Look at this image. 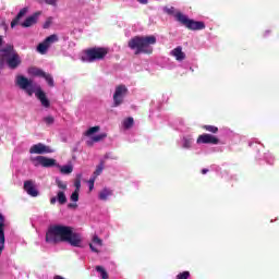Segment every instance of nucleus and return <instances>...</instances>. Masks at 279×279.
Returning a JSON list of instances; mask_svg holds the SVG:
<instances>
[{
	"mask_svg": "<svg viewBox=\"0 0 279 279\" xmlns=\"http://www.w3.org/2000/svg\"><path fill=\"white\" fill-rule=\"evenodd\" d=\"M47 243H70L73 247L82 246V235L73 232V227L51 225L46 232Z\"/></svg>",
	"mask_w": 279,
	"mask_h": 279,
	"instance_id": "nucleus-1",
	"label": "nucleus"
},
{
	"mask_svg": "<svg viewBox=\"0 0 279 279\" xmlns=\"http://www.w3.org/2000/svg\"><path fill=\"white\" fill-rule=\"evenodd\" d=\"M157 39L156 36H135L131 38L128 43V47L135 51V56L141 53H146L147 56H151L154 53V48L151 45H156Z\"/></svg>",
	"mask_w": 279,
	"mask_h": 279,
	"instance_id": "nucleus-2",
	"label": "nucleus"
},
{
	"mask_svg": "<svg viewBox=\"0 0 279 279\" xmlns=\"http://www.w3.org/2000/svg\"><path fill=\"white\" fill-rule=\"evenodd\" d=\"M0 64H3V62H7L9 69H19L22 64L21 56L14 49V45L7 44L2 49L0 50Z\"/></svg>",
	"mask_w": 279,
	"mask_h": 279,
	"instance_id": "nucleus-3",
	"label": "nucleus"
},
{
	"mask_svg": "<svg viewBox=\"0 0 279 279\" xmlns=\"http://www.w3.org/2000/svg\"><path fill=\"white\" fill-rule=\"evenodd\" d=\"M174 16L175 21H178V23H181V25H183V27H186V29H190L192 32H199L202 29H206V24L204 22L191 20L182 12H177Z\"/></svg>",
	"mask_w": 279,
	"mask_h": 279,
	"instance_id": "nucleus-4",
	"label": "nucleus"
},
{
	"mask_svg": "<svg viewBox=\"0 0 279 279\" xmlns=\"http://www.w3.org/2000/svg\"><path fill=\"white\" fill-rule=\"evenodd\" d=\"M84 53L85 57H83V60L85 62H97V60H104L108 56V48L94 47L86 49Z\"/></svg>",
	"mask_w": 279,
	"mask_h": 279,
	"instance_id": "nucleus-5",
	"label": "nucleus"
},
{
	"mask_svg": "<svg viewBox=\"0 0 279 279\" xmlns=\"http://www.w3.org/2000/svg\"><path fill=\"white\" fill-rule=\"evenodd\" d=\"M16 85L20 86L22 90H25L28 97H32V95H34V83L32 80L23 75H17Z\"/></svg>",
	"mask_w": 279,
	"mask_h": 279,
	"instance_id": "nucleus-6",
	"label": "nucleus"
},
{
	"mask_svg": "<svg viewBox=\"0 0 279 279\" xmlns=\"http://www.w3.org/2000/svg\"><path fill=\"white\" fill-rule=\"evenodd\" d=\"M128 87L123 84L118 85L116 87L114 94H113V108H119V106H121V104H123V99H125V97L128 96Z\"/></svg>",
	"mask_w": 279,
	"mask_h": 279,
	"instance_id": "nucleus-7",
	"label": "nucleus"
},
{
	"mask_svg": "<svg viewBox=\"0 0 279 279\" xmlns=\"http://www.w3.org/2000/svg\"><path fill=\"white\" fill-rule=\"evenodd\" d=\"M31 162H33L35 167H45V168L56 167V159L45 157V156H37L34 158H31Z\"/></svg>",
	"mask_w": 279,
	"mask_h": 279,
	"instance_id": "nucleus-8",
	"label": "nucleus"
},
{
	"mask_svg": "<svg viewBox=\"0 0 279 279\" xmlns=\"http://www.w3.org/2000/svg\"><path fill=\"white\" fill-rule=\"evenodd\" d=\"M58 40H60L58 38V35L53 34L48 36L43 43H40L37 46V51L39 53H41V56H45V53H47V50L49 49V47H51V45H53V43H58Z\"/></svg>",
	"mask_w": 279,
	"mask_h": 279,
	"instance_id": "nucleus-9",
	"label": "nucleus"
},
{
	"mask_svg": "<svg viewBox=\"0 0 279 279\" xmlns=\"http://www.w3.org/2000/svg\"><path fill=\"white\" fill-rule=\"evenodd\" d=\"M196 143L198 145H219V140L215 135L205 133L197 137Z\"/></svg>",
	"mask_w": 279,
	"mask_h": 279,
	"instance_id": "nucleus-10",
	"label": "nucleus"
},
{
	"mask_svg": "<svg viewBox=\"0 0 279 279\" xmlns=\"http://www.w3.org/2000/svg\"><path fill=\"white\" fill-rule=\"evenodd\" d=\"M5 250V216L0 213V256Z\"/></svg>",
	"mask_w": 279,
	"mask_h": 279,
	"instance_id": "nucleus-11",
	"label": "nucleus"
},
{
	"mask_svg": "<svg viewBox=\"0 0 279 279\" xmlns=\"http://www.w3.org/2000/svg\"><path fill=\"white\" fill-rule=\"evenodd\" d=\"M29 154H53V149H51L50 146H47L43 143H38V144H34L31 148H29Z\"/></svg>",
	"mask_w": 279,
	"mask_h": 279,
	"instance_id": "nucleus-12",
	"label": "nucleus"
},
{
	"mask_svg": "<svg viewBox=\"0 0 279 279\" xmlns=\"http://www.w3.org/2000/svg\"><path fill=\"white\" fill-rule=\"evenodd\" d=\"M24 191L29 195L31 197H38L40 194L38 190L36 189V184L33 180H27L24 182Z\"/></svg>",
	"mask_w": 279,
	"mask_h": 279,
	"instance_id": "nucleus-13",
	"label": "nucleus"
},
{
	"mask_svg": "<svg viewBox=\"0 0 279 279\" xmlns=\"http://www.w3.org/2000/svg\"><path fill=\"white\" fill-rule=\"evenodd\" d=\"M35 97L40 101L43 108H50L51 101H49V98H47V94L43 92V88H37L35 92Z\"/></svg>",
	"mask_w": 279,
	"mask_h": 279,
	"instance_id": "nucleus-14",
	"label": "nucleus"
},
{
	"mask_svg": "<svg viewBox=\"0 0 279 279\" xmlns=\"http://www.w3.org/2000/svg\"><path fill=\"white\" fill-rule=\"evenodd\" d=\"M43 12L37 11L33 15L26 17V20L22 23V27H32V25H36L38 23V16H40Z\"/></svg>",
	"mask_w": 279,
	"mask_h": 279,
	"instance_id": "nucleus-15",
	"label": "nucleus"
},
{
	"mask_svg": "<svg viewBox=\"0 0 279 279\" xmlns=\"http://www.w3.org/2000/svg\"><path fill=\"white\" fill-rule=\"evenodd\" d=\"M170 56H173L178 62H182V60H186V54L182 51V47L178 46L172 49Z\"/></svg>",
	"mask_w": 279,
	"mask_h": 279,
	"instance_id": "nucleus-16",
	"label": "nucleus"
},
{
	"mask_svg": "<svg viewBox=\"0 0 279 279\" xmlns=\"http://www.w3.org/2000/svg\"><path fill=\"white\" fill-rule=\"evenodd\" d=\"M92 241L93 243L89 244L92 252L99 254V250H97V247H101L104 245V241L97 235H94Z\"/></svg>",
	"mask_w": 279,
	"mask_h": 279,
	"instance_id": "nucleus-17",
	"label": "nucleus"
},
{
	"mask_svg": "<svg viewBox=\"0 0 279 279\" xmlns=\"http://www.w3.org/2000/svg\"><path fill=\"white\" fill-rule=\"evenodd\" d=\"M112 190L105 187L99 192L98 199H100L101 202H108V197H112Z\"/></svg>",
	"mask_w": 279,
	"mask_h": 279,
	"instance_id": "nucleus-18",
	"label": "nucleus"
},
{
	"mask_svg": "<svg viewBox=\"0 0 279 279\" xmlns=\"http://www.w3.org/2000/svg\"><path fill=\"white\" fill-rule=\"evenodd\" d=\"M25 14H27V8H23L17 15L15 16V19L11 22V27L14 28L16 27V25L19 24V22L23 19V16H25Z\"/></svg>",
	"mask_w": 279,
	"mask_h": 279,
	"instance_id": "nucleus-19",
	"label": "nucleus"
},
{
	"mask_svg": "<svg viewBox=\"0 0 279 279\" xmlns=\"http://www.w3.org/2000/svg\"><path fill=\"white\" fill-rule=\"evenodd\" d=\"M28 73H29V75H34V77H44V75H45V71H43L41 69H39V68H35V66H33V68H29L28 69Z\"/></svg>",
	"mask_w": 279,
	"mask_h": 279,
	"instance_id": "nucleus-20",
	"label": "nucleus"
},
{
	"mask_svg": "<svg viewBox=\"0 0 279 279\" xmlns=\"http://www.w3.org/2000/svg\"><path fill=\"white\" fill-rule=\"evenodd\" d=\"M57 202L61 206H64V204H66V194H64L63 191H60V192L57 193Z\"/></svg>",
	"mask_w": 279,
	"mask_h": 279,
	"instance_id": "nucleus-21",
	"label": "nucleus"
},
{
	"mask_svg": "<svg viewBox=\"0 0 279 279\" xmlns=\"http://www.w3.org/2000/svg\"><path fill=\"white\" fill-rule=\"evenodd\" d=\"M44 80H46L48 86H50V88H53V86H56V83L53 82V76L51 74H48L47 72H45L44 76H41Z\"/></svg>",
	"mask_w": 279,
	"mask_h": 279,
	"instance_id": "nucleus-22",
	"label": "nucleus"
},
{
	"mask_svg": "<svg viewBox=\"0 0 279 279\" xmlns=\"http://www.w3.org/2000/svg\"><path fill=\"white\" fill-rule=\"evenodd\" d=\"M105 162L101 160L99 165L96 167V170L94 171V178H98V175H101L104 172Z\"/></svg>",
	"mask_w": 279,
	"mask_h": 279,
	"instance_id": "nucleus-23",
	"label": "nucleus"
},
{
	"mask_svg": "<svg viewBox=\"0 0 279 279\" xmlns=\"http://www.w3.org/2000/svg\"><path fill=\"white\" fill-rule=\"evenodd\" d=\"M74 186H75L74 191L80 193V189H82V173L76 174Z\"/></svg>",
	"mask_w": 279,
	"mask_h": 279,
	"instance_id": "nucleus-24",
	"label": "nucleus"
},
{
	"mask_svg": "<svg viewBox=\"0 0 279 279\" xmlns=\"http://www.w3.org/2000/svg\"><path fill=\"white\" fill-rule=\"evenodd\" d=\"M202 129L206 130V132H210L211 134H217V132H219V128L215 125H203Z\"/></svg>",
	"mask_w": 279,
	"mask_h": 279,
	"instance_id": "nucleus-25",
	"label": "nucleus"
},
{
	"mask_svg": "<svg viewBox=\"0 0 279 279\" xmlns=\"http://www.w3.org/2000/svg\"><path fill=\"white\" fill-rule=\"evenodd\" d=\"M60 172L64 175H69V173H73V166L65 165L60 168Z\"/></svg>",
	"mask_w": 279,
	"mask_h": 279,
	"instance_id": "nucleus-26",
	"label": "nucleus"
},
{
	"mask_svg": "<svg viewBox=\"0 0 279 279\" xmlns=\"http://www.w3.org/2000/svg\"><path fill=\"white\" fill-rule=\"evenodd\" d=\"M96 271H98V274H100L102 279H108V271H106V269L102 266H96Z\"/></svg>",
	"mask_w": 279,
	"mask_h": 279,
	"instance_id": "nucleus-27",
	"label": "nucleus"
},
{
	"mask_svg": "<svg viewBox=\"0 0 279 279\" xmlns=\"http://www.w3.org/2000/svg\"><path fill=\"white\" fill-rule=\"evenodd\" d=\"M99 126H92L85 132V136H93V134H97L99 132Z\"/></svg>",
	"mask_w": 279,
	"mask_h": 279,
	"instance_id": "nucleus-28",
	"label": "nucleus"
},
{
	"mask_svg": "<svg viewBox=\"0 0 279 279\" xmlns=\"http://www.w3.org/2000/svg\"><path fill=\"white\" fill-rule=\"evenodd\" d=\"M107 137H108V134L101 133V134H98V135H95L94 137H92V141L94 143H99V142L104 141V138H107Z\"/></svg>",
	"mask_w": 279,
	"mask_h": 279,
	"instance_id": "nucleus-29",
	"label": "nucleus"
},
{
	"mask_svg": "<svg viewBox=\"0 0 279 279\" xmlns=\"http://www.w3.org/2000/svg\"><path fill=\"white\" fill-rule=\"evenodd\" d=\"M163 12H166V14H169L170 16H175L178 13H175V8H173V7H166L165 9H163Z\"/></svg>",
	"mask_w": 279,
	"mask_h": 279,
	"instance_id": "nucleus-30",
	"label": "nucleus"
},
{
	"mask_svg": "<svg viewBox=\"0 0 279 279\" xmlns=\"http://www.w3.org/2000/svg\"><path fill=\"white\" fill-rule=\"evenodd\" d=\"M191 278V272L185 270L183 272H180L178 276H177V279H189Z\"/></svg>",
	"mask_w": 279,
	"mask_h": 279,
	"instance_id": "nucleus-31",
	"label": "nucleus"
},
{
	"mask_svg": "<svg viewBox=\"0 0 279 279\" xmlns=\"http://www.w3.org/2000/svg\"><path fill=\"white\" fill-rule=\"evenodd\" d=\"M134 125V118H128L124 120V128L130 129Z\"/></svg>",
	"mask_w": 279,
	"mask_h": 279,
	"instance_id": "nucleus-32",
	"label": "nucleus"
},
{
	"mask_svg": "<svg viewBox=\"0 0 279 279\" xmlns=\"http://www.w3.org/2000/svg\"><path fill=\"white\" fill-rule=\"evenodd\" d=\"M51 23H53V17H48L43 25L44 29H49L51 27Z\"/></svg>",
	"mask_w": 279,
	"mask_h": 279,
	"instance_id": "nucleus-33",
	"label": "nucleus"
},
{
	"mask_svg": "<svg viewBox=\"0 0 279 279\" xmlns=\"http://www.w3.org/2000/svg\"><path fill=\"white\" fill-rule=\"evenodd\" d=\"M44 121H45L46 125H53L56 119H53L52 116H48V117L44 118Z\"/></svg>",
	"mask_w": 279,
	"mask_h": 279,
	"instance_id": "nucleus-34",
	"label": "nucleus"
},
{
	"mask_svg": "<svg viewBox=\"0 0 279 279\" xmlns=\"http://www.w3.org/2000/svg\"><path fill=\"white\" fill-rule=\"evenodd\" d=\"M71 202H80V192L74 191L70 196Z\"/></svg>",
	"mask_w": 279,
	"mask_h": 279,
	"instance_id": "nucleus-35",
	"label": "nucleus"
},
{
	"mask_svg": "<svg viewBox=\"0 0 279 279\" xmlns=\"http://www.w3.org/2000/svg\"><path fill=\"white\" fill-rule=\"evenodd\" d=\"M56 184L59 189H62L63 191H66V183L62 182L61 180H57Z\"/></svg>",
	"mask_w": 279,
	"mask_h": 279,
	"instance_id": "nucleus-36",
	"label": "nucleus"
},
{
	"mask_svg": "<svg viewBox=\"0 0 279 279\" xmlns=\"http://www.w3.org/2000/svg\"><path fill=\"white\" fill-rule=\"evenodd\" d=\"M191 145H193V142L191 140H184L183 147L184 149H191Z\"/></svg>",
	"mask_w": 279,
	"mask_h": 279,
	"instance_id": "nucleus-37",
	"label": "nucleus"
},
{
	"mask_svg": "<svg viewBox=\"0 0 279 279\" xmlns=\"http://www.w3.org/2000/svg\"><path fill=\"white\" fill-rule=\"evenodd\" d=\"M96 179H97L96 177L89 179V181H88V183H89V191H93V189H95V180Z\"/></svg>",
	"mask_w": 279,
	"mask_h": 279,
	"instance_id": "nucleus-38",
	"label": "nucleus"
},
{
	"mask_svg": "<svg viewBox=\"0 0 279 279\" xmlns=\"http://www.w3.org/2000/svg\"><path fill=\"white\" fill-rule=\"evenodd\" d=\"M45 3H47V5H56V3H58V0H45Z\"/></svg>",
	"mask_w": 279,
	"mask_h": 279,
	"instance_id": "nucleus-39",
	"label": "nucleus"
},
{
	"mask_svg": "<svg viewBox=\"0 0 279 279\" xmlns=\"http://www.w3.org/2000/svg\"><path fill=\"white\" fill-rule=\"evenodd\" d=\"M58 202V197L53 196L50 198V204H56Z\"/></svg>",
	"mask_w": 279,
	"mask_h": 279,
	"instance_id": "nucleus-40",
	"label": "nucleus"
},
{
	"mask_svg": "<svg viewBox=\"0 0 279 279\" xmlns=\"http://www.w3.org/2000/svg\"><path fill=\"white\" fill-rule=\"evenodd\" d=\"M68 208H77V204L70 203L68 205Z\"/></svg>",
	"mask_w": 279,
	"mask_h": 279,
	"instance_id": "nucleus-41",
	"label": "nucleus"
},
{
	"mask_svg": "<svg viewBox=\"0 0 279 279\" xmlns=\"http://www.w3.org/2000/svg\"><path fill=\"white\" fill-rule=\"evenodd\" d=\"M1 47H3V36L0 35V51H1V49H3Z\"/></svg>",
	"mask_w": 279,
	"mask_h": 279,
	"instance_id": "nucleus-42",
	"label": "nucleus"
},
{
	"mask_svg": "<svg viewBox=\"0 0 279 279\" xmlns=\"http://www.w3.org/2000/svg\"><path fill=\"white\" fill-rule=\"evenodd\" d=\"M138 1V3H142L143 5H147V0H137Z\"/></svg>",
	"mask_w": 279,
	"mask_h": 279,
	"instance_id": "nucleus-43",
	"label": "nucleus"
},
{
	"mask_svg": "<svg viewBox=\"0 0 279 279\" xmlns=\"http://www.w3.org/2000/svg\"><path fill=\"white\" fill-rule=\"evenodd\" d=\"M202 173H203V175H206V173H208V169L204 168V169L202 170Z\"/></svg>",
	"mask_w": 279,
	"mask_h": 279,
	"instance_id": "nucleus-44",
	"label": "nucleus"
},
{
	"mask_svg": "<svg viewBox=\"0 0 279 279\" xmlns=\"http://www.w3.org/2000/svg\"><path fill=\"white\" fill-rule=\"evenodd\" d=\"M53 279H64V277H62V276H60V275H57V276H54Z\"/></svg>",
	"mask_w": 279,
	"mask_h": 279,
	"instance_id": "nucleus-45",
	"label": "nucleus"
},
{
	"mask_svg": "<svg viewBox=\"0 0 279 279\" xmlns=\"http://www.w3.org/2000/svg\"><path fill=\"white\" fill-rule=\"evenodd\" d=\"M87 145H88L89 147H93V142H87Z\"/></svg>",
	"mask_w": 279,
	"mask_h": 279,
	"instance_id": "nucleus-46",
	"label": "nucleus"
}]
</instances>
